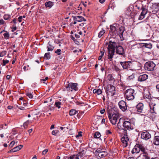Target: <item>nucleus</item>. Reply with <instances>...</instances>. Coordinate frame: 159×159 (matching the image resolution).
<instances>
[{"instance_id":"nucleus-1","label":"nucleus","mask_w":159,"mask_h":159,"mask_svg":"<svg viewBox=\"0 0 159 159\" xmlns=\"http://www.w3.org/2000/svg\"><path fill=\"white\" fill-rule=\"evenodd\" d=\"M116 47V53L120 55H123L125 54L124 48L121 46H117L116 43L114 42L110 41L107 47L108 50V58L111 61L115 52L114 48Z\"/></svg>"},{"instance_id":"nucleus-2","label":"nucleus","mask_w":159,"mask_h":159,"mask_svg":"<svg viewBox=\"0 0 159 159\" xmlns=\"http://www.w3.org/2000/svg\"><path fill=\"white\" fill-rule=\"evenodd\" d=\"M108 118L111 123L113 125H115L117 122V120L119 119V122L117 124V127L118 129H120V122L121 118H120L119 114L118 113H114L111 115L109 112H108Z\"/></svg>"},{"instance_id":"nucleus-3","label":"nucleus","mask_w":159,"mask_h":159,"mask_svg":"<svg viewBox=\"0 0 159 159\" xmlns=\"http://www.w3.org/2000/svg\"><path fill=\"white\" fill-rule=\"evenodd\" d=\"M65 85L67 91H75L78 90L77 83H70L66 84Z\"/></svg>"},{"instance_id":"nucleus-4","label":"nucleus","mask_w":159,"mask_h":159,"mask_svg":"<svg viewBox=\"0 0 159 159\" xmlns=\"http://www.w3.org/2000/svg\"><path fill=\"white\" fill-rule=\"evenodd\" d=\"M134 90L132 89H127L125 91V98L128 100L134 99Z\"/></svg>"},{"instance_id":"nucleus-5","label":"nucleus","mask_w":159,"mask_h":159,"mask_svg":"<svg viewBox=\"0 0 159 159\" xmlns=\"http://www.w3.org/2000/svg\"><path fill=\"white\" fill-rule=\"evenodd\" d=\"M106 91L107 94L113 96L115 93V87L112 85L108 84L106 87Z\"/></svg>"},{"instance_id":"nucleus-6","label":"nucleus","mask_w":159,"mask_h":159,"mask_svg":"<svg viewBox=\"0 0 159 159\" xmlns=\"http://www.w3.org/2000/svg\"><path fill=\"white\" fill-rule=\"evenodd\" d=\"M144 147L141 144H137L132 150L131 152L132 154L134 153H138L140 151H144Z\"/></svg>"},{"instance_id":"nucleus-7","label":"nucleus","mask_w":159,"mask_h":159,"mask_svg":"<svg viewBox=\"0 0 159 159\" xmlns=\"http://www.w3.org/2000/svg\"><path fill=\"white\" fill-rule=\"evenodd\" d=\"M134 124L132 122L131 120L126 121L124 122L123 124V126L125 129L129 130H131L134 129Z\"/></svg>"},{"instance_id":"nucleus-8","label":"nucleus","mask_w":159,"mask_h":159,"mask_svg":"<svg viewBox=\"0 0 159 159\" xmlns=\"http://www.w3.org/2000/svg\"><path fill=\"white\" fill-rule=\"evenodd\" d=\"M156 66L152 61L147 62L145 64L144 67L145 69L148 71H152Z\"/></svg>"},{"instance_id":"nucleus-9","label":"nucleus","mask_w":159,"mask_h":159,"mask_svg":"<svg viewBox=\"0 0 159 159\" xmlns=\"http://www.w3.org/2000/svg\"><path fill=\"white\" fill-rule=\"evenodd\" d=\"M120 64L124 69H126L131 67L132 62L130 61L120 62Z\"/></svg>"},{"instance_id":"nucleus-10","label":"nucleus","mask_w":159,"mask_h":159,"mask_svg":"<svg viewBox=\"0 0 159 159\" xmlns=\"http://www.w3.org/2000/svg\"><path fill=\"white\" fill-rule=\"evenodd\" d=\"M120 108L123 111H125L127 108L126 102L123 100L120 101L118 103Z\"/></svg>"},{"instance_id":"nucleus-11","label":"nucleus","mask_w":159,"mask_h":159,"mask_svg":"<svg viewBox=\"0 0 159 159\" xmlns=\"http://www.w3.org/2000/svg\"><path fill=\"white\" fill-rule=\"evenodd\" d=\"M141 137L142 139L145 140H147L151 138V136L148 132L145 131L141 133Z\"/></svg>"},{"instance_id":"nucleus-12","label":"nucleus","mask_w":159,"mask_h":159,"mask_svg":"<svg viewBox=\"0 0 159 159\" xmlns=\"http://www.w3.org/2000/svg\"><path fill=\"white\" fill-rule=\"evenodd\" d=\"M117 30L118 33L116 34V35H119L121 40H124V38L123 37V34L125 30V27L121 26Z\"/></svg>"},{"instance_id":"nucleus-13","label":"nucleus","mask_w":159,"mask_h":159,"mask_svg":"<svg viewBox=\"0 0 159 159\" xmlns=\"http://www.w3.org/2000/svg\"><path fill=\"white\" fill-rule=\"evenodd\" d=\"M23 106H20V114L26 113L28 109L26 101L23 102Z\"/></svg>"},{"instance_id":"nucleus-14","label":"nucleus","mask_w":159,"mask_h":159,"mask_svg":"<svg viewBox=\"0 0 159 159\" xmlns=\"http://www.w3.org/2000/svg\"><path fill=\"white\" fill-rule=\"evenodd\" d=\"M129 139L128 138L127 135L126 134H124V136L121 139V142L123 144V146L124 147H126L129 142Z\"/></svg>"},{"instance_id":"nucleus-15","label":"nucleus","mask_w":159,"mask_h":159,"mask_svg":"<svg viewBox=\"0 0 159 159\" xmlns=\"http://www.w3.org/2000/svg\"><path fill=\"white\" fill-rule=\"evenodd\" d=\"M72 17L74 20L77 21L78 22L86 21V19L81 16H73Z\"/></svg>"},{"instance_id":"nucleus-16","label":"nucleus","mask_w":159,"mask_h":159,"mask_svg":"<svg viewBox=\"0 0 159 159\" xmlns=\"http://www.w3.org/2000/svg\"><path fill=\"white\" fill-rule=\"evenodd\" d=\"M142 153H141L139 157H142L143 159H150L148 156V153L146 151L145 148H144V151H142Z\"/></svg>"},{"instance_id":"nucleus-17","label":"nucleus","mask_w":159,"mask_h":159,"mask_svg":"<svg viewBox=\"0 0 159 159\" xmlns=\"http://www.w3.org/2000/svg\"><path fill=\"white\" fill-rule=\"evenodd\" d=\"M143 105L142 103H139L136 106L138 112L142 113L143 111Z\"/></svg>"},{"instance_id":"nucleus-18","label":"nucleus","mask_w":159,"mask_h":159,"mask_svg":"<svg viewBox=\"0 0 159 159\" xmlns=\"http://www.w3.org/2000/svg\"><path fill=\"white\" fill-rule=\"evenodd\" d=\"M148 77V76L146 74H144L140 75L138 77V80L139 81H143L146 80Z\"/></svg>"},{"instance_id":"nucleus-19","label":"nucleus","mask_w":159,"mask_h":159,"mask_svg":"<svg viewBox=\"0 0 159 159\" xmlns=\"http://www.w3.org/2000/svg\"><path fill=\"white\" fill-rule=\"evenodd\" d=\"M111 32L112 33L113 35H116V34L118 33V30L115 26L111 25L110 26Z\"/></svg>"},{"instance_id":"nucleus-20","label":"nucleus","mask_w":159,"mask_h":159,"mask_svg":"<svg viewBox=\"0 0 159 159\" xmlns=\"http://www.w3.org/2000/svg\"><path fill=\"white\" fill-rule=\"evenodd\" d=\"M45 5L46 7H48L51 8L53 5V3L51 1H48L46 2L45 3Z\"/></svg>"},{"instance_id":"nucleus-21","label":"nucleus","mask_w":159,"mask_h":159,"mask_svg":"<svg viewBox=\"0 0 159 159\" xmlns=\"http://www.w3.org/2000/svg\"><path fill=\"white\" fill-rule=\"evenodd\" d=\"M153 143L155 145H159V136H156L155 137Z\"/></svg>"},{"instance_id":"nucleus-22","label":"nucleus","mask_w":159,"mask_h":159,"mask_svg":"<svg viewBox=\"0 0 159 159\" xmlns=\"http://www.w3.org/2000/svg\"><path fill=\"white\" fill-rule=\"evenodd\" d=\"M156 106V104L154 103H151L149 104V106L150 109V111L152 113L154 112V106Z\"/></svg>"},{"instance_id":"nucleus-23","label":"nucleus","mask_w":159,"mask_h":159,"mask_svg":"<svg viewBox=\"0 0 159 159\" xmlns=\"http://www.w3.org/2000/svg\"><path fill=\"white\" fill-rule=\"evenodd\" d=\"M20 150V147L19 146H18L17 147H15L13 148L11 150H10L8 152H15L18 151H19Z\"/></svg>"},{"instance_id":"nucleus-24","label":"nucleus","mask_w":159,"mask_h":159,"mask_svg":"<svg viewBox=\"0 0 159 159\" xmlns=\"http://www.w3.org/2000/svg\"><path fill=\"white\" fill-rule=\"evenodd\" d=\"M78 112L75 110L71 109L69 111V114L71 116H72L75 115L76 113H77Z\"/></svg>"},{"instance_id":"nucleus-25","label":"nucleus","mask_w":159,"mask_h":159,"mask_svg":"<svg viewBox=\"0 0 159 159\" xmlns=\"http://www.w3.org/2000/svg\"><path fill=\"white\" fill-rule=\"evenodd\" d=\"M47 48L48 51H52L54 48L53 46L50 43H48Z\"/></svg>"},{"instance_id":"nucleus-26","label":"nucleus","mask_w":159,"mask_h":159,"mask_svg":"<svg viewBox=\"0 0 159 159\" xmlns=\"http://www.w3.org/2000/svg\"><path fill=\"white\" fill-rule=\"evenodd\" d=\"M75 157V159H79L80 158L82 157L83 155L80 152L76 155H74Z\"/></svg>"},{"instance_id":"nucleus-27","label":"nucleus","mask_w":159,"mask_h":159,"mask_svg":"<svg viewBox=\"0 0 159 159\" xmlns=\"http://www.w3.org/2000/svg\"><path fill=\"white\" fill-rule=\"evenodd\" d=\"M141 10H142V11L141 13V14L145 15L147 13V9L145 8L143 6L141 8Z\"/></svg>"},{"instance_id":"nucleus-28","label":"nucleus","mask_w":159,"mask_h":159,"mask_svg":"<svg viewBox=\"0 0 159 159\" xmlns=\"http://www.w3.org/2000/svg\"><path fill=\"white\" fill-rule=\"evenodd\" d=\"M98 156L100 157H104L106 155V153L104 151H102L100 153L98 154Z\"/></svg>"},{"instance_id":"nucleus-29","label":"nucleus","mask_w":159,"mask_h":159,"mask_svg":"<svg viewBox=\"0 0 159 159\" xmlns=\"http://www.w3.org/2000/svg\"><path fill=\"white\" fill-rule=\"evenodd\" d=\"M132 11L130 9L129 7H128L127 8L125 11V14L126 15L129 16H130L131 14Z\"/></svg>"},{"instance_id":"nucleus-30","label":"nucleus","mask_w":159,"mask_h":159,"mask_svg":"<svg viewBox=\"0 0 159 159\" xmlns=\"http://www.w3.org/2000/svg\"><path fill=\"white\" fill-rule=\"evenodd\" d=\"M143 46H145V47L148 48H151L152 47V44L150 43H143Z\"/></svg>"},{"instance_id":"nucleus-31","label":"nucleus","mask_w":159,"mask_h":159,"mask_svg":"<svg viewBox=\"0 0 159 159\" xmlns=\"http://www.w3.org/2000/svg\"><path fill=\"white\" fill-rule=\"evenodd\" d=\"M61 102L57 101L55 102V105L56 107L58 108H61Z\"/></svg>"},{"instance_id":"nucleus-32","label":"nucleus","mask_w":159,"mask_h":159,"mask_svg":"<svg viewBox=\"0 0 159 159\" xmlns=\"http://www.w3.org/2000/svg\"><path fill=\"white\" fill-rule=\"evenodd\" d=\"M101 134L99 132H96L94 135V138L97 139L99 138L101 136Z\"/></svg>"},{"instance_id":"nucleus-33","label":"nucleus","mask_w":159,"mask_h":159,"mask_svg":"<svg viewBox=\"0 0 159 159\" xmlns=\"http://www.w3.org/2000/svg\"><path fill=\"white\" fill-rule=\"evenodd\" d=\"M50 52L46 53L44 55V58L45 59H49L50 58Z\"/></svg>"},{"instance_id":"nucleus-34","label":"nucleus","mask_w":159,"mask_h":159,"mask_svg":"<svg viewBox=\"0 0 159 159\" xmlns=\"http://www.w3.org/2000/svg\"><path fill=\"white\" fill-rule=\"evenodd\" d=\"M105 30H102L98 34V37L99 38L101 37L105 33Z\"/></svg>"},{"instance_id":"nucleus-35","label":"nucleus","mask_w":159,"mask_h":159,"mask_svg":"<svg viewBox=\"0 0 159 159\" xmlns=\"http://www.w3.org/2000/svg\"><path fill=\"white\" fill-rule=\"evenodd\" d=\"M3 36L5 39H9V35L8 32H6L4 34Z\"/></svg>"},{"instance_id":"nucleus-36","label":"nucleus","mask_w":159,"mask_h":159,"mask_svg":"<svg viewBox=\"0 0 159 159\" xmlns=\"http://www.w3.org/2000/svg\"><path fill=\"white\" fill-rule=\"evenodd\" d=\"M108 79L110 81H111L113 80L114 79L112 75L111 74H109L108 75Z\"/></svg>"},{"instance_id":"nucleus-37","label":"nucleus","mask_w":159,"mask_h":159,"mask_svg":"<svg viewBox=\"0 0 159 159\" xmlns=\"http://www.w3.org/2000/svg\"><path fill=\"white\" fill-rule=\"evenodd\" d=\"M11 16L8 14H6L4 15L3 18L5 20H8L10 17Z\"/></svg>"},{"instance_id":"nucleus-38","label":"nucleus","mask_w":159,"mask_h":159,"mask_svg":"<svg viewBox=\"0 0 159 159\" xmlns=\"http://www.w3.org/2000/svg\"><path fill=\"white\" fill-rule=\"evenodd\" d=\"M26 96L30 98H33L32 94L30 93H28L26 94Z\"/></svg>"},{"instance_id":"nucleus-39","label":"nucleus","mask_w":159,"mask_h":159,"mask_svg":"<svg viewBox=\"0 0 159 159\" xmlns=\"http://www.w3.org/2000/svg\"><path fill=\"white\" fill-rule=\"evenodd\" d=\"M9 61L8 60H3V63L2 64V66H5L6 64L8 63L9 62Z\"/></svg>"},{"instance_id":"nucleus-40","label":"nucleus","mask_w":159,"mask_h":159,"mask_svg":"<svg viewBox=\"0 0 159 159\" xmlns=\"http://www.w3.org/2000/svg\"><path fill=\"white\" fill-rule=\"evenodd\" d=\"M100 52L101 54V55L99 56L98 57V59L99 60H100L101 58H102V57L103 56L104 54V51H102Z\"/></svg>"},{"instance_id":"nucleus-41","label":"nucleus","mask_w":159,"mask_h":159,"mask_svg":"<svg viewBox=\"0 0 159 159\" xmlns=\"http://www.w3.org/2000/svg\"><path fill=\"white\" fill-rule=\"evenodd\" d=\"M55 52L58 55H60L61 54V50L60 49H58L55 51Z\"/></svg>"},{"instance_id":"nucleus-42","label":"nucleus","mask_w":159,"mask_h":159,"mask_svg":"<svg viewBox=\"0 0 159 159\" xmlns=\"http://www.w3.org/2000/svg\"><path fill=\"white\" fill-rule=\"evenodd\" d=\"M6 51H4L1 52L0 54V57H3L6 54Z\"/></svg>"},{"instance_id":"nucleus-43","label":"nucleus","mask_w":159,"mask_h":159,"mask_svg":"<svg viewBox=\"0 0 159 159\" xmlns=\"http://www.w3.org/2000/svg\"><path fill=\"white\" fill-rule=\"evenodd\" d=\"M145 16L144 15H142V14H140V15L139 16V20H141L143 19L145 17Z\"/></svg>"},{"instance_id":"nucleus-44","label":"nucleus","mask_w":159,"mask_h":159,"mask_svg":"<svg viewBox=\"0 0 159 159\" xmlns=\"http://www.w3.org/2000/svg\"><path fill=\"white\" fill-rule=\"evenodd\" d=\"M102 151V150H101L100 149H98L95 151V153L96 154H98L100 153V152H101Z\"/></svg>"},{"instance_id":"nucleus-45","label":"nucleus","mask_w":159,"mask_h":159,"mask_svg":"<svg viewBox=\"0 0 159 159\" xmlns=\"http://www.w3.org/2000/svg\"><path fill=\"white\" fill-rule=\"evenodd\" d=\"M134 77V74H132L131 75L129 76L128 77V79L129 80H130L131 79H132Z\"/></svg>"},{"instance_id":"nucleus-46","label":"nucleus","mask_w":159,"mask_h":159,"mask_svg":"<svg viewBox=\"0 0 159 159\" xmlns=\"http://www.w3.org/2000/svg\"><path fill=\"white\" fill-rule=\"evenodd\" d=\"M102 93V90L100 89H98L97 90V93L98 95L101 94Z\"/></svg>"},{"instance_id":"nucleus-47","label":"nucleus","mask_w":159,"mask_h":159,"mask_svg":"<svg viewBox=\"0 0 159 159\" xmlns=\"http://www.w3.org/2000/svg\"><path fill=\"white\" fill-rule=\"evenodd\" d=\"M48 150L47 149H46L44 150L42 152V154L43 155H45L48 152Z\"/></svg>"},{"instance_id":"nucleus-48","label":"nucleus","mask_w":159,"mask_h":159,"mask_svg":"<svg viewBox=\"0 0 159 159\" xmlns=\"http://www.w3.org/2000/svg\"><path fill=\"white\" fill-rule=\"evenodd\" d=\"M20 100H22V101H20V106H23V102L24 101L23 100V98L22 97H20Z\"/></svg>"},{"instance_id":"nucleus-49","label":"nucleus","mask_w":159,"mask_h":159,"mask_svg":"<svg viewBox=\"0 0 159 159\" xmlns=\"http://www.w3.org/2000/svg\"><path fill=\"white\" fill-rule=\"evenodd\" d=\"M81 136H82V132H79L78 134L76 136V137L77 138Z\"/></svg>"},{"instance_id":"nucleus-50","label":"nucleus","mask_w":159,"mask_h":159,"mask_svg":"<svg viewBox=\"0 0 159 159\" xmlns=\"http://www.w3.org/2000/svg\"><path fill=\"white\" fill-rule=\"evenodd\" d=\"M105 109L103 108V109H101L100 111V112L101 114H103L105 112Z\"/></svg>"},{"instance_id":"nucleus-51","label":"nucleus","mask_w":159,"mask_h":159,"mask_svg":"<svg viewBox=\"0 0 159 159\" xmlns=\"http://www.w3.org/2000/svg\"><path fill=\"white\" fill-rule=\"evenodd\" d=\"M68 159H75V157L74 156V155H73L70 157H69Z\"/></svg>"},{"instance_id":"nucleus-52","label":"nucleus","mask_w":159,"mask_h":159,"mask_svg":"<svg viewBox=\"0 0 159 159\" xmlns=\"http://www.w3.org/2000/svg\"><path fill=\"white\" fill-rule=\"evenodd\" d=\"M52 134L53 135H55L57 133L56 130H53L52 132Z\"/></svg>"},{"instance_id":"nucleus-53","label":"nucleus","mask_w":159,"mask_h":159,"mask_svg":"<svg viewBox=\"0 0 159 159\" xmlns=\"http://www.w3.org/2000/svg\"><path fill=\"white\" fill-rule=\"evenodd\" d=\"M106 133L107 134H111V132L110 130H107L106 131Z\"/></svg>"},{"instance_id":"nucleus-54","label":"nucleus","mask_w":159,"mask_h":159,"mask_svg":"<svg viewBox=\"0 0 159 159\" xmlns=\"http://www.w3.org/2000/svg\"><path fill=\"white\" fill-rule=\"evenodd\" d=\"M83 155H84L86 152V151L84 150H82L80 152Z\"/></svg>"},{"instance_id":"nucleus-55","label":"nucleus","mask_w":159,"mask_h":159,"mask_svg":"<svg viewBox=\"0 0 159 159\" xmlns=\"http://www.w3.org/2000/svg\"><path fill=\"white\" fill-rule=\"evenodd\" d=\"M7 109L9 110L12 109L13 108V107L11 106H8L7 107Z\"/></svg>"},{"instance_id":"nucleus-56","label":"nucleus","mask_w":159,"mask_h":159,"mask_svg":"<svg viewBox=\"0 0 159 159\" xmlns=\"http://www.w3.org/2000/svg\"><path fill=\"white\" fill-rule=\"evenodd\" d=\"M4 24V21L3 20L1 19L0 20V24L3 25Z\"/></svg>"},{"instance_id":"nucleus-57","label":"nucleus","mask_w":159,"mask_h":159,"mask_svg":"<svg viewBox=\"0 0 159 159\" xmlns=\"http://www.w3.org/2000/svg\"><path fill=\"white\" fill-rule=\"evenodd\" d=\"M16 29V26L14 27L13 28H12L11 31L12 32L14 31Z\"/></svg>"},{"instance_id":"nucleus-58","label":"nucleus","mask_w":159,"mask_h":159,"mask_svg":"<svg viewBox=\"0 0 159 159\" xmlns=\"http://www.w3.org/2000/svg\"><path fill=\"white\" fill-rule=\"evenodd\" d=\"M74 42L77 45H79L80 44L79 42L76 39L74 41Z\"/></svg>"},{"instance_id":"nucleus-59","label":"nucleus","mask_w":159,"mask_h":159,"mask_svg":"<svg viewBox=\"0 0 159 159\" xmlns=\"http://www.w3.org/2000/svg\"><path fill=\"white\" fill-rule=\"evenodd\" d=\"M156 88L158 91L159 92V84H157L156 85Z\"/></svg>"},{"instance_id":"nucleus-60","label":"nucleus","mask_w":159,"mask_h":159,"mask_svg":"<svg viewBox=\"0 0 159 159\" xmlns=\"http://www.w3.org/2000/svg\"><path fill=\"white\" fill-rule=\"evenodd\" d=\"M115 69L116 71H118L119 70V68L116 66H115Z\"/></svg>"},{"instance_id":"nucleus-61","label":"nucleus","mask_w":159,"mask_h":159,"mask_svg":"<svg viewBox=\"0 0 159 159\" xmlns=\"http://www.w3.org/2000/svg\"><path fill=\"white\" fill-rule=\"evenodd\" d=\"M27 125V124L26 123H24L23 125V126L25 128Z\"/></svg>"},{"instance_id":"nucleus-62","label":"nucleus","mask_w":159,"mask_h":159,"mask_svg":"<svg viewBox=\"0 0 159 159\" xmlns=\"http://www.w3.org/2000/svg\"><path fill=\"white\" fill-rule=\"evenodd\" d=\"M15 142L14 141H12L10 143V145L11 146H13L14 145Z\"/></svg>"},{"instance_id":"nucleus-63","label":"nucleus","mask_w":159,"mask_h":159,"mask_svg":"<svg viewBox=\"0 0 159 159\" xmlns=\"http://www.w3.org/2000/svg\"><path fill=\"white\" fill-rule=\"evenodd\" d=\"M75 36L76 38H79L80 37V36L79 34H75Z\"/></svg>"},{"instance_id":"nucleus-64","label":"nucleus","mask_w":159,"mask_h":159,"mask_svg":"<svg viewBox=\"0 0 159 159\" xmlns=\"http://www.w3.org/2000/svg\"><path fill=\"white\" fill-rule=\"evenodd\" d=\"M127 159H135L134 157H129Z\"/></svg>"}]
</instances>
